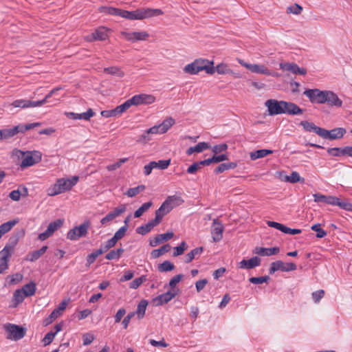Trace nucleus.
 <instances>
[{"mask_svg": "<svg viewBox=\"0 0 352 352\" xmlns=\"http://www.w3.org/2000/svg\"><path fill=\"white\" fill-rule=\"evenodd\" d=\"M79 177L74 175L70 177H61L47 189V194L50 197L69 191L78 183Z\"/></svg>", "mask_w": 352, "mask_h": 352, "instance_id": "1", "label": "nucleus"}, {"mask_svg": "<svg viewBox=\"0 0 352 352\" xmlns=\"http://www.w3.org/2000/svg\"><path fill=\"white\" fill-rule=\"evenodd\" d=\"M12 157L20 160V166L22 169L32 166L38 163L42 158V155L39 151H22L19 149H14L12 151Z\"/></svg>", "mask_w": 352, "mask_h": 352, "instance_id": "2", "label": "nucleus"}, {"mask_svg": "<svg viewBox=\"0 0 352 352\" xmlns=\"http://www.w3.org/2000/svg\"><path fill=\"white\" fill-rule=\"evenodd\" d=\"M121 17L129 20H142L155 16L162 14L163 12L160 9L143 8L134 11L122 10Z\"/></svg>", "mask_w": 352, "mask_h": 352, "instance_id": "3", "label": "nucleus"}, {"mask_svg": "<svg viewBox=\"0 0 352 352\" xmlns=\"http://www.w3.org/2000/svg\"><path fill=\"white\" fill-rule=\"evenodd\" d=\"M40 122H34L26 124H19L17 126H13L10 129H2V134L3 139L10 138L19 133H24L28 130L34 129L36 126H41Z\"/></svg>", "mask_w": 352, "mask_h": 352, "instance_id": "4", "label": "nucleus"}, {"mask_svg": "<svg viewBox=\"0 0 352 352\" xmlns=\"http://www.w3.org/2000/svg\"><path fill=\"white\" fill-rule=\"evenodd\" d=\"M91 226L89 221H85L78 226H76L74 228L69 230L67 234V238L71 241H77L81 237H84L88 232V229Z\"/></svg>", "mask_w": 352, "mask_h": 352, "instance_id": "5", "label": "nucleus"}, {"mask_svg": "<svg viewBox=\"0 0 352 352\" xmlns=\"http://www.w3.org/2000/svg\"><path fill=\"white\" fill-rule=\"evenodd\" d=\"M305 95L311 103L325 104L327 100V90L319 89H309L304 91Z\"/></svg>", "mask_w": 352, "mask_h": 352, "instance_id": "6", "label": "nucleus"}, {"mask_svg": "<svg viewBox=\"0 0 352 352\" xmlns=\"http://www.w3.org/2000/svg\"><path fill=\"white\" fill-rule=\"evenodd\" d=\"M184 202L180 195H175L168 196L159 208L166 214L170 212L174 208L182 205Z\"/></svg>", "mask_w": 352, "mask_h": 352, "instance_id": "7", "label": "nucleus"}, {"mask_svg": "<svg viewBox=\"0 0 352 352\" xmlns=\"http://www.w3.org/2000/svg\"><path fill=\"white\" fill-rule=\"evenodd\" d=\"M4 329L7 333V338L12 340L22 339L25 335V329L14 324H6Z\"/></svg>", "mask_w": 352, "mask_h": 352, "instance_id": "8", "label": "nucleus"}, {"mask_svg": "<svg viewBox=\"0 0 352 352\" xmlns=\"http://www.w3.org/2000/svg\"><path fill=\"white\" fill-rule=\"evenodd\" d=\"M297 266L294 263H284L282 261H276L271 263L269 269L270 274H274L277 271L290 272L296 270Z\"/></svg>", "mask_w": 352, "mask_h": 352, "instance_id": "9", "label": "nucleus"}, {"mask_svg": "<svg viewBox=\"0 0 352 352\" xmlns=\"http://www.w3.org/2000/svg\"><path fill=\"white\" fill-rule=\"evenodd\" d=\"M238 63L249 69L251 72L254 74H264V75H271L272 72L264 65L261 64H250L244 61L243 59L237 58Z\"/></svg>", "mask_w": 352, "mask_h": 352, "instance_id": "10", "label": "nucleus"}, {"mask_svg": "<svg viewBox=\"0 0 352 352\" xmlns=\"http://www.w3.org/2000/svg\"><path fill=\"white\" fill-rule=\"evenodd\" d=\"M283 100H277L275 99L267 100L265 102V106L267 108L270 116L283 114Z\"/></svg>", "mask_w": 352, "mask_h": 352, "instance_id": "11", "label": "nucleus"}, {"mask_svg": "<svg viewBox=\"0 0 352 352\" xmlns=\"http://www.w3.org/2000/svg\"><path fill=\"white\" fill-rule=\"evenodd\" d=\"M110 30L104 26H100L95 30V31L87 36H85V40L88 42L94 41H104L109 38Z\"/></svg>", "mask_w": 352, "mask_h": 352, "instance_id": "12", "label": "nucleus"}, {"mask_svg": "<svg viewBox=\"0 0 352 352\" xmlns=\"http://www.w3.org/2000/svg\"><path fill=\"white\" fill-rule=\"evenodd\" d=\"M346 131L344 128L338 127L331 130L322 129L320 137L325 140H334L341 139Z\"/></svg>", "mask_w": 352, "mask_h": 352, "instance_id": "13", "label": "nucleus"}, {"mask_svg": "<svg viewBox=\"0 0 352 352\" xmlns=\"http://www.w3.org/2000/svg\"><path fill=\"white\" fill-rule=\"evenodd\" d=\"M64 221L63 219H58L52 222H51L48 226L47 230L38 234V239L41 241H44L51 236L55 231L59 229L63 225Z\"/></svg>", "mask_w": 352, "mask_h": 352, "instance_id": "14", "label": "nucleus"}, {"mask_svg": "<svg viewBox=\"0 0 352 352\" xmlns=\"http://www.w3.org/2000/svg\"><path fill=\"white\" fill-rule=\"evenodd\" d=\"M132 105H147L153 104L155 101V98L153 95L141 94L133 96L130 98Z\"/></svg>", "mask_w": 352, "mask_h": 352, "instance_id": "15", "label": "nucleus"}, {"mask_svg": "<svg viewBox=\"0 0 352 352\" xmlns=\"http://www.w3.org/2000/svg\"><path fill=\"white\" fill-rule=\"evenodd\" d=\"M197 69L199 72L205 71L208 74H213L215 72L214 62L207 59L199 58L194 61Z\"/></svg>", "mask_w": 352, "mask_h": 352, "instance_id": "16", "label": "nucleus"}, {"mask_svg": "<svg viewBox=\"0 0 352 352\" xmlns=\"http://www.w3.org/2000/svg\"><path fill=\"white\" fill-rule=\"evenodd\" d=\"M122 36L124 39L131 42L145 41L149 36L146 32H122Z\"/></svg>", "mask_w": 352, "mask_h": 352, "instance_id": "17", "label": "nucleus"}, {"mask_svg": "<svg viewBox=\"0 0 352 352\" xmlns=\"http://www.w3.org/2000/svg\"><path fill=\"white\" fill-rule=\"evenodd\" d=\"M12 250L13 246L6 245L0 252V274L7 269L8 260Z\"/></svg>", "mask_w": 352, "mask_h": 352, "instance_id": "18", "label": "nucleus"}, {"mask_svg": "<svg viewBox=\"0 0 352 352\" xmlns=\"http://www.w3.org/2000/svg\"><path fill=\"white\" fill-rule=\"evenodd\" d=\"M223 226L217 219L212 222L211 234L214 242H219L223 238Z\"/></svg>", "mask_w": 352, "mask_h": 352, "instance_id": "19", "label": "nucleus"}, {"mask_svg": "<svg viewBox=\"0 0 352 352\" xmlns=\"http://www.w3.org/2000/svg\"><path fill=\"white\" fill-rule=\"evenodd\" d=\"M281 69L288 71L294 74L305 75L307 70L305 68L299 67L294 63H281L279 65Z\"/></svg>", "mask_w": 352, "mask_h": 352, "instance_id": "20", "label": "nucleus"}, {"mask_svg": "<svg viewBox=\"0 0 352 352\" xmlns=\"http://www.w3.org/2000/svg\"><path fill=\"white\" fill-rule=\"evenodd\" d=\"M179 289H173L165 292L155 299L157 305H162L170 301L178 294Z\"/></svg>", "mask_w": 352, "mask_h": 352, "instance_id": "21", "label": "nucleus"}, {"mask_svg": "<svg viewBox=\"0 0 352 352\" xmlns=\"http://www.w3.org/2000/svg\"><path fill=\"white\" fill-rule=\"evenodd\" d=\"M126 210V206L121 205L119 207L115 208L112 212L108 213L104 217H103L100 222L102 224H106L107 223L113 221L114 219L118 217L120 214L123 213Z\"/></svg>", "mask_w": 352, "mask_h": 352, "instance_id": "22", "label": "nucleus"}, {"mask_svg": "<svg viewBox=\"0 0 352 352\" xmlns=\"http://www.w3.org/2000/svg\"><path fill=\"white\" fill-rule=\"evenodd\" d=\"M326 103L329 106L340 108L342 106V100L338 96L331 90H327Z\"/></svg>", "mask_w": 352, "mask_h": 352, "instance_id": "23", "label": "nucleus"}, {"mask_svg": "<svg viewBox=\"0 0 352 352\" xmlns=\"http://www.w3.org/2000/svg\"><path fill=\"white\" fill-rule=\"evenodd\" d=\"M94 112L92 109H88L86 112L82 113H76L74 112H65V115L67 118L74 120H89L91 118L94 116Z\"/></svg>", "mask_w": 352, "mask_h": 352, "instance_id": "24", "label": "nucleus"}, {"mask_svg": "<svg viewBox=\"0 0 352 352\" xmlns=\"http://www.w3.org/2000/svg\"><path fill=\"white\" fill-rule=\"evenodd\" d=\"M280 252V248L278 247L273 248H263V247H256L253 250L254 254H256L260 256H272L274 254H277Z\"/></svg>", "mask_w": 352, "mask_h": 352, "instance_id": "25", "label": "nucleus"}, {"mask_svg": "<svg viewBox=\"0 0 352 352\" xmlns=\"http://www.w3.org/2000/svg\"><path fill=\"white\" fill-rule=\"evenodd\" d=\"M283 111V113L289 115H299L303 112V110L297 104L286 101H284Z\"/></svg>", "mask_w": 352, "mask_h": 352, "instance_id": "26", "label": "nucleus"}, {"mask_svg": "<svg viewBox=\"0 0 352 352\" xmlns=\"http://www.w3.org/2000/svg\"><path fill=\"white\" fill-rule=\"evenodd\" d=\"M261 264V259L258 256H254L249 260L243 259L239 263V267L241 269H252Z\"/></svg>", "mask_w": 352, "mask_h": 352, "instance_id": "27", "label": "nucleus"}, {"mask_svg": "<svg viewBox=\"0 0 352 352\" xmlns=\"http://www.w3.org/2000/svg\"><path fill=\"white\" fill-rule=\"evenodd\" d=\"M63 324L61 323L57 324L54 327V331L48 332L43 338L42 342L45 346L50 344L54 340L55 336L62 330Z\"/></svg>", "mask_w": 352, "mask_h": 352, "instance_id": "28", "label": "nucleus"}, {"mask_svg": "<svg viewBox=\"0 0 352 352\" xmlns=\"http://www.w3.org/2000/svg\"><path fill=\"white\" fill-rule=\"evenodd\" d=\"M209 148H210V145L208 144V143L205 142H201L198 143L195 146L189 147L186 150V153L188 155H192L194 153H201L204 150H206V149H208Z\"/></svg>", "mask_w": 352, "mask_h": 352, "instance_id": "29", "label": "nucleus"}, {"mask_svg": "<svg viewBox=\"0 0 352 352\" xmlns=\"http://www.w3.org/2000/svg\"><path fill=\"white\" fill-rule=\"evenodd\" d=\"M33 103L32 100H26V99H18L14 100L10 106L21 108V109H26L33 107Z\"/></svg>", "mask_w": 352, "mask_h": 352, "instance_id": "30", "label": "nucleus"}, {"mask_svg": "<svg viewBox=\"0 0 352 352\" xmlns=\"http://www.w3.org/2000/svg\"><path fill=\"white\" fill-rule=\"evenodd\" d=\"M300 125L307 131H314L320 137V134H321L322 128L317 126L314 123L309 122L308 121H302L300 122Z\"/></svg>", "mask_w": 352, "mask_h": 352, "instance_id": "31", "label": "nucleus"}, {"mask_svg": "<svg viewBox=\"0 0 352 352\" xmlns=\"http://www.w3.org/2000/svg\"><path fill=\"white\" fill-rule=\"evenodd\" d=\"M19 222L17 219H13L6 223H3L0 226V239L6 233L8 232L11 229Z\"/></svg>", "mask_w": 352, "mask_h": 352, "instance_id": "32", "label": "nucleus"}, {"mask_svg": "<svg viewBox=\"0 0 352 352\" xmlns=\"http://www.w3.org/2000/svg\"><path fill=\"white\" fill-rule=\"evenodd\" d=\"M173 235L174 234L173 232H168L166 233L158 234L155 236V241L150 243V245L153 247L156 246L158 243L163 241H167L172 239Z\"/></svg>", "mask_w": 352, "mask_h": 352, "instance_id": "33", "label": "nucleus"}, {"mask_svg": "<svg viewBox=\"0 0 352 352\" xmlns=\"http://www.w3.org/2000/svg\"><path fill=\"white\" fill-rule=\"evenodd\" d=\"M273 151L269 149H261L250 153V158L252 160H256L259 158L265 157L269 154H272Z\"/></svg>", "mask_w": 352, "mask_h": 352, "instance_id": "34", "label": "nucleus"}, {"mask_svg": "<svg viewBox=\"0 0 352 352\" xmlns=\"http://www.w3.org/2000/svg\"><path fill=\"white\" fill-rule=\"evenodd\" d=\"M204 251L202 247L197 248L188 252L186 256L185 262L188 263H190L197 256H200Z\"/></svg>", "mask_w": 352, "mask_h": 352, "instance_id": "35", "label": "nucleus"}, {"mask_svg": "<svg viewBox=\"0 0 352 352\" xmlns=\"http://www.w3.org/2000/svg\"><path fill=\"white\" fill-rule=\"evenodd\" d=\"M147 305L148 302L146 300H142L139 302L136 311L134 312L139 319H142L144 316Z\"/></svg>", "mask_w": 352, "mask_h": 352, "instance_id": "36", "label": "nucleus"}, {"mask_svg": "<svg viewBox=\"0 0 352 352\" xmlns=\"http://www.w3.org/2000/svg\"><path fill=\"white\" fill-rule=\"evenodd\" d=\"M21 289L25 294L24 296L27 297L32 296L35 294L36 289V284L33 282H30L25 285Z\"/></svg>", "mask_w": 352, "mask_h": 352, "instance_id": "37", "label": "nucleus"}, {"mask_svg": "<svg viewBox=\"0 0 352 352\" xmlns=\"http://www.w3.org/2000/svg\"><path fill=\"white\" fill-rule=\"evenodd\" d=\"M164 215H166V214L163 211H160V208L155 211V219L148 222V224L151 228V229H153L155 226H157L161 222Z\"/></svg>", "mask_w": 352, "mask_h": 352, "instance_id": "38", "label": "nucleus"}, {"mask_svg": "<svg viewBox=\"0 0 352 352\" xmlns=\"http://www.w3.org/2000/svg\"><path fill=\"white\" fill-rule=\"evenodd\" d=\"M164 215H166V214L163 211H160V208L155 211V219L148 222V224L151 228V229H153L155 226H157L161 222Z\"/></svg>", "mask_w": 352, "mask_h": 352, "instance_id": "39", "label": "nucleus"}, {"mask_svg": "<svg viewBox=\"0 0 352 352\" xmlns=\"http://www.w3.org/2000/svg\"><path fill=\"white\" fill-rule=\"evenodd\" d=\"M285 180L287 182L294 184L297 182H305V179L302 178L298 173L293 171L290 175L286 176Z\"/></svg>", "mask_w": 352, "mask_h": 352, "instance_id": "40", "label": "nucleus"}, {"mask_svg": "<svg viewBox=\"0 0 352 352\" xmlns=\"http://www.w3.org/2000/svg\"><path fill=\"white\" fill-rule=\"evenodd\" d=\"M170 250V246L168 244H166L163 246H162L159 249H156L152 251L151 252V256L154 258H159L164 254L168 252Z\"/></svg>", "mask_w": 352, "mask_h": 352, "instance_id": "41", "label": "nucleus"}, {"mask_svg": "<svg viewBox=\"0 0 352 352\" xmlns=\"http://www.w3.org/2000/svg\"><path fill=\"white\" fill-rule=\"evenodd\" d=\"M100 12H104L111 15L120 16H121L122 10L113 8V7H105L102 6L99 8Z\"/></svg>", "mask_w": 352, "mask_h": 352, "instance_id": "42", "label": "nucleus"}, {"mask_svg": "<svg viewBox=\"0 0 352 352\" xmlns=\"http://www.w3.org/2000/svg\"><path fill=\"white\" fill-rule=\"evenodd\" d=\"M132 105L130 99L125 101L123 104L118 106L114 109L116 116L121 115L122 113L125 112L128 109H129Z\"/></svg>", "mask_w": 352, "mask_h": 352, "instance_id": "43", "label": "nucleus"}, {"mask_svg": "<svg viewBox=\"0 0 352 352\" xmlns=\"http://www.w3.org/2000/svg\"><path fill=\"white\" fill-rule=\"evenodd\" d=\"M123 252L124 249L121 248L117 250H113L106 254L105 258L107 260L119 259Z\"/></svg>", "mask_w": 352, "mask_h": 352, "instance_id": "44", "label": "nucleus"}, {"mask_svg": "<svg viewBox=\"0 0 352 352\" xmlns=\"http://www.w3.org/2000/svg\"><path fill=\"white\" fill-rule=\"evenodd\" d=\"M175 123V120L169 117L164 120L160 124V129L163 133H165Z\"/></svg>", "mask_w": 352, "mask_h": 352, "instance_id": "45", "label": "nucleus"}, {"mask_svg": "<svg viewBox=\"0 0 352 352\" xmlns=\"http://www.w3.org/2000/svg\"><path fill=\"white\" fill-rule=\"evenodd\" d=\"M160 272H170L175 269V265L169 261H165L157 267Z\"/></svg>", "mask_w": 352, "mask_h": 352, "instance_id": "46", "label": "nucleus"}, {"mask_svg": "<svg viewBox=\"0 0 352 352\" xmlns=\"http://www.w3.org/2000/svg\"><path fill=\"white\" fill-rule=\"evenodd\" d=\"M214 69L219 74H234V72L224 63L218 64Z\"/></svg>", "mask_w": 352, "mask_h": 352, "instance_id": "47", "label": "nucleus"}, {"mask_svg": "<svg viewBox=\"0 0 352 352\" xmlns=\"http://www.w3.org/2000/svg\"><path fill=\"white\" fill-rule=\"evenodd\" d=\"M151 201H148L143 204L137 210L134 212V217L138 218L140 217L144 212L148 210L152 206Z\"/></svg>", "mask_w": 352, "mask_h": 352, "instance_id": "48", "label": "nucleus"}, {"mask_svg": "<svg viewBox=\"0 0 352 352\" xmlns=\"http://www.w3.org/2000/svg\"><path fill=\"white\" fill-rule=\"evenodd\" d=\"M153 165L154 168H157L160 170H165L166 169L170 164V160H159L158 162L153 161L151 162Z\"/></svg>", "mask_w": 352, "mask_h": 352, "instance_id": "49", "label": "nucleus"}, {"mask_svg": "<svg viewBox=\"0 0 352 352\" xmlns=\"http://www.w3.org/2000/svg\"><path fill=\"white\" fill-rule=\"evenodd\" d=\"M47 249V246H43L41 249L33 252L30 254L29 260L32 262L36 261L46 252Z\"/></svg>", "mask_w": 352, "mask_h": 352, "instance_id": "50", "label": "nucleus"}, {"mask_svg": "<svg viewBox=\"0 0 352 352\" xmlns=\"http://www.w3.org/2000/svg\"><path fill=\"white\" fill-rule=\"evenodd\" d=\"M103 252L104 250L102 248H100L89 254L87 258V265H90L91 264H92L96 261L97 257L101 255Z\"/></svg>", "mask_w": 352, "mask_h": 352, "instance_id": "51", "label": "nucleus"}, {"mask_svg": "<svg viewBox=\"0 0 352 352\" xmlns=\"http://www.w3.org/2000/svg\"><path fill=\"white\" fill-rule=\"evenodd\" d=\"M145 189V186L140 185L135 188H129L126 192V195L129 197H133L137 195L140 192L143 191Z\"/></svg>", "mask_w": 352, "mask_h": 352, "instance_id": "52", "label": "nucleus"}, {"mask_svg": "<svg viewBox=\"0 0 352 352\" xmlns=\"http://www.w3.org/2000/svg\"><path fill=\"white\" fill-rule=\"evenodd\" d=\"M21 289H16L13 294V301L18 305L23 301L26 296Z\"/></svg>", "mask_w": 352, "mask_h": 352, "instance_id": "53", "label": "nucleus"}, {"mask_svg": "<svg viewBox=\"0 0 352 352\" xmlns=\"http://www.w3.org/2000/svg\"><path fill=\"white\" fill-rule=\"evenodd\" d=\"M302 11V7L298 3H294L287 8V13L293 14H300Z\"/></svg>", "mask_w": 352, "mask_h": 352, "instance_id": "54", "label": "nucleus"}, {"mask_svg": "<svg viewBox=\"0 0 352 352\" xmlns=\"http://www.w3.org/2000/svg\"><path fill=\"white\" fill-rule=\"evenodd\" d=\"M146 280V276L143 275L139 278L134 279L132 282L130 283L129 287L131 289H138L144 282Z\"/></svg>", "mask_w": 352, "mask_h": 352, "instance_id": "55", "label": "nucleus"}, {"mask_svg": "<svg viewBox=\"0 0 352 352\" xmlns=\"http://www.w3.org/2000/svg\"><path fill=\"white\" fill-rule=\"evenodd\" d=\"M104 72L106 73L117 76L118 77H122L124 76V72L120 70V68L117 67H110L104 68Z\"/></svg>", "mask_w": 352, "mask_h": 352, "instance_id": "56", "label": "nucleus"}, {"mask_svg": "<svg viewBox=\"0 0 352 352\" xmlns=\"http://www.w3.org/2000/svg\"><path fill=\"white\" fill-rule=\"evenodd\" d=\"M311 229L317 232L316 236L318 238H323L327 235V232L321 228L320 223L314 224L311 226Z\"/></svg>", "mask_w": 352, "mask_h": 352, "instance_id": "57", "label": "nucleus"}, {"mask_svg": "<svg viewBox=\"0 0 352 352\" xmlns=\"http://www.w3.org/2000/svg\"><path fill=\"white\" fill-rule=\"evenodd\" d=\"M187 248V244L185 241H182L178 246L174 248L173 256L182 255Z\"/></svg>", "mask_w": 352, "mask_h": 352, "instance_id": "58", "label": "nucleus"}, {"mask_svg": "<svg viewBox=\"0 0 352 352\" xmlns=\"http://www.w3.org/2000/svg\"><path fill=\"white\" fill-rule=\"evenodd\" d=\"M184 276L183 274H177L175 276H173L169 281V287L171 288L170 290L173 289H179L178 288H176L175 286L177 283H179L181 280L183 278Z\"/></svg>", "mask_w": 352, "mask_h": 352, "instance_id": "59", "label": "nucleus"}, {"mask_svg": "<svg viewBox=\"0 0 352 352\" xmlns=\"http://www.w3.org/2000/svg\"><path fill=\"white\" fill-rule=\"evenodd\" d=\"M327 153L329 155L333 156V157H341V156H343V148H340V147L329 148L327 149Z\"/></svg>", "mask_w": 352, "mask_h": 352, "instance_id": "60", "label": "nucleus"}, {"mask_svg": "<svg viewBox=\"0 0 352 352\" xmlns=\"http://www.w3.org/2000/svg\"><path fill=\"white\" fill-rule=\"evenodd\" d=\"M270 279L268 276L260 277H252L249 278V281L252 284H263L267 283Z\"/></svg>", "mask_w": 352, "mask_h": 352, "instance_id": "61", "label": "nucleus"}, {"mask_svg": "<svg viewBox=\"0 0 352 352\" xmlns=\"http://www.w3.org/2000/svg\"><path fill=\"white\" fill-rule=\"evenodd\" d=\"M184 71L186 73L190 74H197L199 72V71L198 69H197L196 65L194 62L186 65L184 68Z\"/></svg>", "mask_w": 352, "mask_h": 352, "instance_id": "62", "label": "nucleus"}, {"mask_svg": "<svg viewBox=\"0 0 352 352\" xmlns=\"http://www.w3.org/2000/svg\"><path fill=\"white\" fill-rule=\"evenodd\" d=\"M324 296V291L323 289L317 290L311 294L312 299L316 303L319 302Z\"/></svg>", "mask_w": 352, "mask_h": 352, "instance_id": "63", "label": "nucleus"}, {"mask_svg": "<svg viewBox=\"0 0 352 352\" xmlns=\"http://www.w3.org/2000/svg\"><path fill=\"white\" fill-rule=\"evenodd\" d=\"M337 206L347 211H352V204L347 201H341L339 199Z\"/></svg>", "mask_w": 352, "mask_h": 352, "instance_id": "64", "label": "nucleus"}]
</instances>
